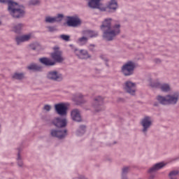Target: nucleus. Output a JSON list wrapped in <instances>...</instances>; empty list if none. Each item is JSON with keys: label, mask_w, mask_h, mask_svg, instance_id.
<instances>
[{"label": "nucleus", "mask_w": 179, "mask_h": 179, "mask_svg": "<svg viewBox=\"0 0 179 179\" xmlns=\"http://www.w3.org/2000/svg\"><path fill=\"white\" fill-rule=\"evenodd\" d=\"M122 179H128V178L127 176H122Z\"/></svg>", "instance_id": "36"}, {"label": "nucleus", "mask_w": 179, "mask_h": 179, "mask_svg": "<svg viewBox=\"0 0 179 179\" xmlns=\"http://www.w3.org/2000/svg\"><path fill=\"white\" fill-rule=\"evenodd\" d=\"M70 38L71 37L68 35L62 34L60 36V38H62V40H64V41H69Z\"/></svg>", "instance_id": "29"}, {"label": "nucleus", "mask_w": 179, "mask_h": 179, "mask_svg": "<svg viewBox=\"0 0 179 179\" xmlns=\"http://www.w3.org/2000/svg\"><path fill=\"white\" fill-rule=\"evenodd\" d=\"M0 24H1V22H0Z\"/></svg>", "instance_id": "40"}, {"label": "nucleus", "mask_w": 179, "mask_h": 179, "mask_svg": "<svg viewBox=\"0 0 179 179\" xmlns=\"http://www.w3.org/2000/svg\"><path fill=\"white\" fill-rule=\"evenodd\" d=\"M48 79L52 80H59L62 78L61 74H59L57 71H51L48 74Z\"/></svg>", "instance_id": "17"}, {"label": "nucleus", "mask_w": 179, "mask_h": 179, "mask_svg": "<svg viewBox=\"0 0 179 179\" xmlns=\"http://www.w3.org/2000/svg\"><path fill=\"white\" fill-rule=\"evenodd\" d=\"M166 166V164L164 162H160L154 165L152 168L150 169L149 173H155V171H157V170H160V169H163Z\"/></svg>", "instance_id": "19"}, {"label": "nucleus", "mask_w": 179, "mask_h": 179, "mask_svg": "<svg viewBox=\"0 0 179 179\" xmlns=\"http://www.w3.org/2000/svg\"><path fill=\"white\" fill-rule=\"evenodd\" d=\"M124 90L129 94L134 95L136 92V85L131 81H127L124 84Z\"/></svg>", "instance_id": "8"}, {"label": "nucleus", "mask_w": 179, "mask_h": 179, "mask_svg": "<svg viewBox=\"0 0 179 179\" xmlns=\"http://www.w3.org/2000/svg\"><path fill=\"white\" fill-rule=\"evenodd\" d=\"M84 34L90 38L97 37V36H99V34H97V32L91 30L85 31Z\"/></svg>", "instance_id": "22"}, {"label": "nucleus", "mask_w": 179, "mask_h": 179, "mask_svg": "<svg viewBox=\"0 0 179 179\" xmlns=\"http://www.w3.org/2000/svg\"><path fill=\"white\" fill-rule=\"evenodd\" d=\"M1 3L6 2V0H0Z\"/></svg>", "instance_id": "38"}, {"label": "nucleus", "mask_w": 179, "mask_h": 179, "mask_svg": "<svg viewBox=\"0 0 179 179\" xmlns=\"http://www.w3.org/2000/svg\"><path fill=\"white\" fill-rule=\"evenodd\" d=\"M108 7L109 8V9H113V10H115V9L118 8V4L117 3V1L111 0Z\"/></svg>", "instance_id": "23"}, {"label": "nucleus", "mask_w": 179, "mask_h": 179, "mask_svg": "<svg viewBox=\"0 0 179 179\" xmlns=\"http://www.w3.org/2000/svg\"><path fill=\"white\" fill-rule=\"evenodd\" d=\"M30 47L32 50H36V47H34V45H31Z\"/></svg>", "instance_id": "35"}, {"label": "nucleus", "mask_w": 179, "mask_h": 179, "mask_svg": "<svg viewBox=\"0 0 179 179\" xmlns=\"http://www.w3.org/2000/svg\"><path fill=\"white\" fill-rule=\"evenodd\" d=\"M120 24L111 27V18L105 19L101 26V30L103 31V38L107 41H111L115 36L120 34Z\"/></svg>", "instance_id": "1"}, {"label": "nucleus", "mask_w": 179, "mask_h": 179, "mask_svg": "<svg viewBox=\"0 0 179 179\" xmlns=\"http://www.w3.org/2000/svg\"><path fill=\"white\" fill-rule=\"evenodd\" d=\"M128 171H129V167L128 166L124 167L122 169V176H125V174H127Z\"/></svg>", "instance_id": "31"}, {"label": "nucleus", "mask_w": 179, "mask_h": 179, "mask_svg": "<svg viewBox=\"0 0 179 179\" xmlns=\"http://www.w3.org/2000/svg\"><path fill=\"white\" fill-rule=\"evenodd\" d=\"M24 78V74L20 73H14V75L13 76V79H17L18 80H22V79H23Z\"/></svg>", "instance_id": "25"}, {"label": "nucleus", "mask_w": 179, "mask_h": 179, "mask_svg": "<svg viewBox=\"0 0 179 179\" xmlns=\"http://www.w3.org/2000/svg\"><path fill=\"white\" fill-rule=\"evenodd\" d=\"M43 110H45V111H50V110H51V106L45 105L43 107Z\"/></svg>", "instance_id": "33"}, {"label": "nucleus", "mask_w": 179, "mask_h": 179, "mask_svg": "<svg viewBox=\"0 0 179 179\" xmlns=\"http://www.w3.org/2000/svg\"><path fill=\"white\" fill-rule=\"evenodd\" d=\"M135 70V63L134 62H128L122 66V73L124 76H131L134 74Z\"/></svg>", "instance_id": "5"}, {"label": "nucleus", "mask_w": 179, "mask_h": 179, "mask_svg": "<svg viewBox=\"0 0 179 179\" xmlns=\"http://www.w3.org/2000/svg\"><path fill=\"white\" fill-rule=\"evenodd\" d=\"M66 24L70 27H78L82 24V21L78 17H69Z\"/></svg>", "instance_id": "7"}, {"label": "nucleus", "mask_w": 179, "mask_h": 179, "mask_svg": "<svg viewBox=\"0 0 179 179\" xmlns=\"http://www.w3.org/2000/svg\"><path fill=\"white\" fill-rule=\"evenodd\" d=\"M83 134H85V130H83Z\"/></svg>", "instance_id": "39"}, {"label": "nucleus", "mask_w": 179, "mask_h": 179, "mask_svg": "<svg viewBox=\"0 0 179 179\" xmlns=\"http://www.w3.org/2000/svg\"><path fill=\"white\" fill-rule=\"evenodd\" d=\"M53 50L54 52L50 54V57L54 60H51V59L47 57H43L39 59L40 62L46 66H52L55 65L56 62H63L65 59L62 56V51L58 47L53 48Z\"/></svg>", "instance_id": "2"}, {"label": "nucleus", "mask_w": 179, "mask_h": 179, "mask_svg": "<svg viewBox=\"0 0 179 179\" xmlns=\"http://www.w3.org/2000/svg\"><path fill=\"white\" fill-rule=\"evenodd\" d=\"M92 47H95V45H90V50H92Z\"/></svg>", "instance_id": "37"}, {"label": "nucleus", "mask_w": 179, "mask_h": 179, "mask_svg": "<svg viewBox=\"0 0 179 179\" xmlns=\"http://www.w3.org/2000/svg\"><path fill=\"white\" fill-rule=\"evenodd\" d=\"M31 38H33V34H27L20 36H17L15 38V41L17 44H20V43L29 41Z\"/></svg>", "instance_id": "12"}, {"label": "nucleus", "mask_w": 179, "mask_h": 179, "mask_svg": "<svg viewBox=\"0 0 179 179\" xmlns=\"http://www.w3.org/2000/svg\"><path fill=\"white\" fill-rule=\"evenodd\" d=\"M64 17V15L62 14H59L57 17H45V22L46 23H55V22H61L62 20V18Z\"/></svg>", "instance_id": "16"}, {"label": "nucleus", "mask_w": 179, "mask_h": 179, "mask_svg": "<svg viewBox=\"0 0 179 179\" xmlns=\"http://www.w3.org/2000/svg\"><path fill=\"white\" fill-rule=\"evenodd\" d=\"M53 124L57 128H64L66 127L67 121L66 118L57 117L53 120Z\"/></svg>", "instance_id": "11"}, {"label": "nucleus", "mask_w": 179, "mask_h": 179, "mask_svg": "<svg viewBox=\"0 0 179 179\" xmlns=\"http://www.w3.org/2000/svg\"><path fill=\"white\" fill-rule=\"evenodd\" d=\"M178 176V171H172L169 173V177L171 179H176Z\"/></svg>", "instance_id": "27"}, {"label": "nucleus", "mask_w": 179, "mask_h": 179, "mask_svg": "<svg viewBox=\"0 0 179 179\" xmlns=\"http://www.w3.org/2000/svg\"><path fill=\"white\" fill-rule=\"evenodd\" d=\"M178 92H175L166 96H158L157 100L161 104H176L178 101Z\"/></svg>", "instance_id": "4"}, {"label": "nucleus", "mask_w": 179, "mask_h": 179, "mask_svg": "<svg viewBox=\"0 0 179 179\" xmlns=\"http://www.w3.org/2000/svg\"><path fill=\"white\" fill-rule=\"evenodd\" d=\"M141 125L143 127V131L146 132V131H148V129L150 128V126L152 125V119L150 118V117L145 116L141 120Z\"/></svg>", "instance_id": "9"}, {"label": "nucleus", "mask_w": 179, "mask_h": 179, "mask_svg": "<svg viewBox=\"0 0 179 179\" xmlns=\"http://www.w3.org/2000/svg\"><path fill=\"white\" fill-rule=\"evenodd\" d=\"M74 52L78 58L80 59H87V58L90 57V55H89V52H87V50H75Z\"/></svg>", "instance_id": "13"}, {"label": "nucleus", "mask_w": 179, "mask_h": 179, "mask_svg": "<svg viewBox=\"0 0 179 179\" xmlns=\"http://www.w3.org/2000/svg\"><path fill=\"white\" fill-rule=\"evenodd\" d=\"M78 43L80 45H85L87 43V38L83 36L78 39Z\"/></svg>", "instance_id": "28"}, {"label": "nucleus", "mask_w": 179, "mask_h": 179, "mask_svg": "<svg viewBox=\"0 0 179 179\" xmlns=\"http://www.w3.org/2000/svg\"><path fill=\"white\" fill-rule=\"evenodd\" d=\"M150 86L152 87H158L161 89L162 92H170V85L168 84H160L158 82L157 83H151Z\"/></svg>", "instance_id": "10"}, {"label": "nucleus", "mask_w": 179, "mask_h": 179, "mask_svg": "<svg viewBox=\"0 0 179 179\" xmlns=\"http://www.w3.org/2000/svg\"><path fill=\"white\" fill-rule=\"evenodd\" d=\"M50 135L55 138H59V139H62L64 136H66V130L64 131H57L51 130Z\"/></svg>", "instance_id": "14"}, {"label": "nucleus", "mask_w": 179, "mask_h": 179, "mask_svg": "<svg viewBox=\"0 0 179 179\" xmlns=\"http://www.w3.org/2000/svg\"><path fill=\"white\" fill-rule=\"evenodd\" d=\"M48 31H55L57 30V29L55 28V27H48Z\"/></svg>", "instance_id": "34"}, {"label": "nucleus", "mask_w": 179, "mask_h": 179, "mask_svg": "<svg viewBox=\"0 0 179 179\" xmlns=\"http://www.w3.org/2000/svg\"><path fill=\"white\" fill-rule=\"evenodd\" d=\"M101 0H90L88 3V6L92 8L93 9H100V1Z\"/></svg>", "instance_id": "18"}, {"label": "nucleus", "mask_w": 179, "mask_h": 179, "mask_svg": "<svg viewBox=\"0 0 179 179\" xmlns=\"http://www.w3.org/2000/svg\"><path fill=\"white\" fill-rule=\"evenodd\" d=\"M29 71H41V67L37 64H31L27 67Z\"/></svg>", "instance_id": "24"}, {"label": "nucleus", "mask_w": 179, "mask_h": 179, "mask_svg": "<svg viewBox=\"0 0 179 179\" xmlns=\"http://www.w3.org/2000/svg\"><path fill=\"white\" fill-rule=\"evenodd\" d=\"M71 118L73 121L80 122L82 121V116L80 115V111L78 109H73L71 113Z\"/></svg>", "instance_id": "15"}, {"label": "nucleus", "mask_w": 179, "mask_h": 179, "mask_svg": "<svg viewBox=\"0 0 179 179\" xmlns=\"http://www.w3.org/2000/svg\"><path fill=\"white\" fill-rule=\"evenodd\" d=\"M103 104V98L101 96H98L94 99V106L95 108H97L98 107H100Z\"/></svg>", "instance_id": "21"}, {"label": "nucleus", "mask_w": 179, "mask_h": 179, "mask_svg": "<svg viewBox=\"0 0 179 179\" xmlns=\"http://www.w3.org/2000/svg\"><path fill=\"white\" fill-rule=\"evenodd\" d=\"M17 160H18V166H20V167H22V166H23V162H22V158H20V152H18Z\"/></svg>", "instance_id": "30"}, {"label": "nucleus", "mask_w": 179, "mask_h": 179, "mask_svg": "<svg viewBox=\"0 0 179 179\" xmlns=\"http://www.w3.org/2000/svg\"><path fill=\"white\" fill-rule=\"evenodd\" d=\"M23 29V24H18L13 27V31L15 33H20Z\"/></svg>", "instance_id": "26"}, {"label": "nucleus", "mask_w": 179, "mask_h": 179, "mask_svg": "<svg viewBox=\"0 0 179 179\" xmlns=\"http://www.w3.org/2000/svg\"><path fill=\"white\" fill-rule=\"evenodd\" d=\"M8 10L13 17H22L24 15V10L21 8L19 4L12 1H8Z\"/></svg>", "instance_id": "3"}, {"label": "nucleus", "mask_w": 179, "mask_h": 179, "mask_svg": "<svg viewBox=\"0 0 179 179\" xmlns=\"http://www.w3.org/2000/svg\"><path fill=\"white\" fill-rule=\"evenodd\" d=\"M73 100L76 103V104H82V103H83V95L81 94H77L73 96Z\"/></svg>", "instance_id": "20"}, {"label": "nucleus", "mask_w": 179, "mask_h": 179, "mask_svg": "<svg viewBox=\"0 0 179 179\" xmlns=\"http://www.w3.org/2000/svg\"><path fill=\"white\" fill-rule=\"evenodd\" d=\"M55 108L56 113H57L59 115H61L62 117L66 116L68 107L66 106V105H65V103L56 104L55 106Z\"/></svg>", "instance_id": "6"}, {"label": "nucleus", "mask_w": 179, "mask_h": 179, "mask_svg": "<svg viewBox=\"0 0 179 179\" xmlns=\"http://www.w3.org/2000/svg\"><path fill=\"white\" fill-rule=\"evenodd\" d=\"M31 5H38L40 3V1L38 0H32L29 3Z\"/></svg>", "instance_id": "32"}]
</instances>
